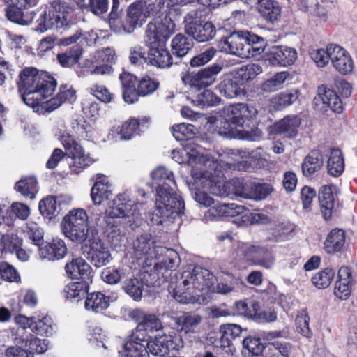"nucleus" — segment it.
<instances>
[{"label": "nucleus", "mask_w": 357, "mask_h": 357, "mask_svg": "<svg viewBox=\"0 0 357 357\" xmlns=\"http://www.w3.org/2000/svg\"><path fill=\"white\" fill-rule=\"evenodd\" d=\"M151 176L158 183L155 210L151 221L154 225H162L184 213V202L170 186L171 183L175 184L172 172L158 167L152 172Z\"/></svg>", "instance_id": "nucleus-1"}, {"label": "nucleus", "mask_w": 357, "mask_h": 357, "mask_svg": "<svg viewBox=\"0 0 357 357\" xmlns=\"http://www.w3.org/2000/svg\"><path fill=\"white\" fill-rule=\"evenodd\" d=\"M215 280L214 275L207 269L195 267L186 270L172 278L170 287L174 298L181 303L197 301V296L205 291H210Z\"/></svg>", "instance_id": "nucleus-2"}, {"label": "nucleus", "mask_w": 357, "mask_h": 357, "mask_svg": "<svg viewBox=\"0 0 357 357\" xmlns=\"http://www.w3.org/2000/svg\"><path fill=\"white\" fill-rule=\"evenodd\" d=\"M176 25L167 16L162 19L155 18L146 28V43L149 47L148 63L158 68L169 67L172 57L166 47L167 41L174 33Z\"/></svg>", "instance_id": "nucleus-3"}, {"label": "nucleus", "mask_w": 357, "mask_h": 357, "mask_svg": "<svg viewBox=\"0 0 357 357\" xmlns=\"http://www.w3.org/2000/svg\"><path fill=\"white\" fill-rule=\"evenodd\" d=\"M17 84L23 101L31 107L43 104L56 87V82L53 77L39 73L35 68L22 70L19 74Z\"/></svg>", "instance_id": "nucleus-4"}, {"label": "nucleus", "mask_w": 357, "mask_h": 357, "mask_svg": "<svg viewBox=\"0 0 357 357\" xmlns=\"http://www.w3.org/2000/svg\"><path fill=\"white\" fill-rule=\"evenodd\" d=\"M71 8V5L68 2L52 0L49 6H46L41 10L36 20V30L43 33L53 28L57 30L66 29L70 24L68 10Z\"/></svg>", "instance_id": "nucleus-5"}, {"label": "nucleus", "mask_w": 357, "mask_h": 357, "mask_svg": "<svg viewBox=\"0 0 357 357\" xmlns=\"http://www.w3.org/2000/svg\"><path fill=\"white\" fill-rule=\"evenodd\" d=\"M222 112L230 119L231 123L238 132L239 139L255 141L261 137L259 130H245V125L250 119L255 118L258 111L252 105L243 103L230 105L222 109Z\"/></svg>", "instance_id": "nucleus-6"}, {"label": "nucleus", "mask_w": 357, "mask_h": 357, "mask_svg": "<svg viewBox=\"0 0 357 357\" xmlns=\"http://www.w3.org/2000/svg\"><path fill=\"white\" fill-rule=\"evenodd\" d=\"M64 236L73 242L84 243L88 236L89 221L86 211L82 208L70 211L61 223Z\"/></svg>", "instance_id": "nucleus-7"}, {"label": "nucleus", "mask_w": 357, "mask_h": 357, "mask_svg": "<svg viewBox=\"0 0 357 357\" xmlns=\"http://www.w3.org/2000/svg\"><path fill=\"white\" fill-rule=\"evenodd\" d=\"M163 4L162 0H155L151 3L144 1H138L132 3L127 10L126 20L128 23V30L133 32L137 27L141 26L149 17L159 15Z\"/></svg>", "instance_id": "nucleus-8"}, {"label": "nucleus", "mask_w": 357, "mask_h": 357, "mask_svg": "<svg viewBox=\"0 0 357 357\" xmlns=\"http://www.w3.org/2000/svg\"><path fill=\"white\" fill-rule=\"evenodd\" d=\"M61 142L66 149V154L73 161L71 168L75 173H79L93 162V160L90 155L85 153L82 146L71 136H63Z\"/></svg>", "instance_id": "nucleus-9"}, {"label": "nucleus", "mask_w": 357, "mask_h": 357, "mask_svg": "<svg viewBox=\"0 0 357 357\" xmlns=\"http://www.w3.org/2000/svg\"><path fill=\"white\" fill-rule=\"evenodd\" d=\"M222 67L215 63L211 66L199 70L183 77L185 84L191 88L201 89L213 85L216 82L217 75L221 72Z\"/></svg>", "instance_id": "nucleus-10"}, {"label": "nucleus", "mask_w": 357, "mask_h": 357, "mask_svg": "<svg viewBox=\"0 0 357 357\" xmlns=\"http://www.w3.org/2000/svg\"><path fill=\"white\" fill-rule=\"evenodd\" d=\"M139 203H134L126 195H119L112 202L106 211V214L112 218H137L140 215Z\"/></svg>", "instance_id": "nucleus-11"}, {"label": "nucleus", "mask_w": 357, "mask_h": 357, "mask_svg": "<svg viewBox=\"0 0 357 357\" xmlns=\"http://www.w3.org/2000/svg\"><path fill=\"white\" fill-rule=\"evenodd\" d=\"M220 51L231 54L241 58L249 57L250 46L246 43L243 33L237 32L231 33L229 37L219 41Z\"/></svg>", "instance_id": "nucleus-12"}, {"label": "nucleus", "mask_w": 357, "mask_h": 357, "mask_svg": "<svg viewBox=\"0 0 357 357\" xmlns=\"http://www.w3.org/2000/svg\"><path fill=\"white\" fill-rule=\"evenodd\" d=\"M89 242L90 250L88 255L93 265L97 268L107 266L112 260L108 248L99 238H93Z\"/></svg>", "instance_id": "nucleus-13"}, {"label": "nucleus", "mask_w": 357, "mask_h": 357, "mask_svg": "<svg viewBox=\"0 0 357 357\" xmlns=\"http://www.w3.org/2000/svg\"><path fill=\"white\" fill-rule=\"evenodd\" d=\"M331 61L337 71L342 75L351 73L354 63L349 54L342 47L331 44Z\"/></svg>", "instance_id": "nucleus-14"}, {"label": "nucleus", "mask_w": 357, "mask_h": 357, "mask_svg": "<svg viewBox=\"0 0 357 357\" xmlns=\"http://www.w3.org/2000/svg\"><path fill=\"white\" fill-rule=\"evenodd\" d=\"M354 282L351 270L347 266H342L335 283V296L341 300H347L351 296Z\"/></svg>", "instance_id": "nucleus-15"}, {"label": "nucleus", "mask_w": 357, "mask_h": 357, "mask_svg": "<svg viewBox=\"0 0 357 357\" xmlns=\"http://www.w3.org/2000/svg\"><path fill=\"white\" fill-rule=\"evenodd\" d=\"M297 57L295 49L286 46L273 47L268 54V59L273 65L290 66Z\"/></svg>", "instance_id": "nucleus-16"}, {"label": "nucleus", "mask_w": 357, "mask_h": 357, "mask_svg": "<svg viewBox=\"0 0 357 357\" xmlns=\"http://www.w3.org/2000/svg\"><path fill=\"white\" fill-rule=\"evenodd\" d=\"M125 356L127 357H142L146 351V340L144 333L136 329L127 340L123 346Z\"/></svg>", "instance_id": "nucleus-17"}, {"label": "nucleus", "mask_w": 357, "mask_h": 357, "mask_svg": "<svg viewBox=\"0 0 357 357\" xmlns=\"http://www.w3.org/2000/svg\"><path fill=\"white\" fill-rule=\"evenodd\" d=\"M39 255L42 259L48 260H59L67 254V246L63 240L54 238L50 243H46L38 249Z\"/></svg>", "instance_id": "nucleus-18"}, {"label": "nucleus", "mask_w": 357, "mask_h": 357, "mask_svg": "<svg viewBox=\"0 0 357 357\" xmlns=\"http://www.w3.org/2000/svg\"><path fill=\"white\" fill-rule=\"evenodd\" d=\"M153 255L155 259L154 265L166 269L174 268L178 258V255L175 250L162 246H155Z\"/></svg>", "instance_id": "nucleus-19"}, {"label": "nucleus", "mask_w": 357, "mask_h": 357, "mask_svg": "<svg viewBox=\"0 0 357 357\" xmlns=\"http://www.w3.org/2000/svg\"><path fill=\"white\" fill-rule=\"evenodd\" d=\"M199 43L209 41L213 39L216 33L215 26L211 22H200L194 26L188 28L185 32Z\"/></svg>", "instance_id": "nucleus-20"}, {"label": "nucleus", "mask_w": 357, "mask_h": 357, "mask_svg": "<svg viewBox=\"0 0 357 357\" xmlns=\"http://www.w3.org/2000/svg\"><path fill=\"white\" fill-rule=\"evenodd\" d=\"M243 84L236 77L227 76L219 84V91L221 94L228 98H234L244 94Z\"/></svg>", "instance_id": "nucleus-21"}, {"label": "nucleus", "mask_w": 357, "mask_h": 357, "mask_svg": "<svg viewBox=\"0 0 357 357\" xmlns=\"http://www.w3.org/2000/svg\"><path fill=\"white\" fill-rule=\"evenodd\" d=\"M154 241L149 234H144L137 236L132 242V249L137 257L149 256L153 259Z\"/></svg>", "instance_id": "nucleus-22"}, {"label": "nucleus", "mask_w": 357, "mask_h": 357, "mask_svg": "<svg viewBox=\"0 0 357 357\" xmlns=\"http://www.w3.org/2000/svg\"><path fill=\"white\" fill-rule=\"evenodd\" d=\"M199 314L188 312L174 318L175 325L178 331L188 334L195 333L197 326L202 321Z\"/></svg>", "instance_id": "nucleus-23"}, {"label": "nucleus", "mask_w": 357, "mask_h": 357, "mask_svg": "<svg viewBox=\"0 0 357 357\" xmlns=\"http://www.w3.org/2000/svg\"><path fill=\"white\" fill-rule=\"evenodd\" d=\"M65 269L67 275L72 279L85 278L91 273L90 265L81 257L66 264Z\"/></svg>", "instance_id": "nucleus-24"}, {"label": "nucleus", "mask_w": 357, "mask_h": 357, "mask_svg": "<svg viewBox=\"0 0 357 357\" xmlns=\"http://www.w3.org/2000/svg\"><path fill=\"white\" fill-rule=\"evenodd\" d=\"M301 124V120L297 116H287L273 126V130L277 134H283L289 138L294 137L297 134V129Z\"/></svg>", "instance_id": "nucleus-25"}, {"label": "nucleus", "mask_w": 357, "mask_h": 357, "mask_svg": "<svg viewBox=\"0 0 357 357\" xmlns=\"http://www.w3.org/2000/svg\"><path fill=\"white\" fill-rule=\"evenodd\" d=\"M317 93L323 104L332 111L337 113L342 111V102L334 91L323 84L318 87Z\"/></svg>", "instance_id": "nucleus-26"}, {"label": "nucleus", "mask_w": 357, "mask_h": 357, "mask_svg": "<svg viewBox=\"0 0 357 357\" xmlns=\"http://www.w3.org/2000/svg\"><path fill=\"white\" fill-rule=\"evenodd\" d=\"M75 99V91L72 88H68L66 85H63L60 87L59 92L55 98L43 101V103L45 104V106L43 107L48 112H52L57 109L63 102H73Z\"/></svg>", "instance_id": "nucleus-27"}, {"label": "nucleus", "mask_w": 357, "mask_h": 357, "mask_svg": "<svg viewBox=\"0 0 357 357\" xmlns=\"http://www.w3.org/2000/svg\"><path fill=\"white\" fill-rule=\"evenodd\" d=\"M6 17L9 20L21 25H27L32 22L34 13L33 11H24L15 3H12L6 10Z\"/></svg>", "instance_id": "nucleus-28"}, {"label": "nucleus", "mask_w": 357, "mask_h": 357, "mask_svg": "<svg viewBox=\"0 0 357 357\" xmlns=\"http://www.w3.org/2000/svg\"><path fill=\"white\" fill-rule=\"evenodd\" d=\"M344 243V231L342 229H334L326 237L324 242V249L328 253H334L340 251Z\"/></svg>", "instance_id": "nucleus-29"}, {"label": "nucleus", "mask_w": 357, "mask_h": 357, "mask_svg": "<svg viewBox=\"0 0 357 357\" xmlns=\"http://www.w3.org/2000/svg\"><path fill=\"white\" fill-rule=\"evenodd\" d=\"M319 201L324 219H330L335 201L331 186L324 185L321 188L319 194Z\"/></svg>", "instance_id": "nucleus-30"}, {"label": "nucleus", "mask_w": 357, "mask_h": 357, "mask_svg": "<svg viewBox=\"0 0 357 357\" xmlns=\"http://www.w3.org/2000/svg\"><path fill=\"white\" fill-rule=\"evenodd\" d=\"M123 291L135 301H140L146 286L142 280L135 277L126 278L122 282Z\"/></svg>", "instance_id": "nucleus-31"}, {"label": "nucleus", "mask_w": 357, "mask_h": 357, "mask_svg": "<svg viewBox=\"0 0 357 357\" xmlns=\"http://www.w3.org/2000/svg\"><path fill=\"white\" fill-rule=\"evenodd\" d=\"M227 277L218 282L214 291L220 294H227L241 289L244 284L239 277H235L232 274L227 273Z\"/></svg>", "instance_id": "nucleus-32"}, {"label": "nucleus", "mask_w": 357, "mask_h": 357, "mask_svg": "<svg viewBox=\"0 0 357 357\" xmlns=\"http://www.w3.org/2000/svg\"><path fill=\"white\" fill-rule=\"evenodd\" d=\"M209 121L213 124L215 130L220 135L238 137V133L236 134L234 131L236 128L230 119L222 112L220 115L211 117Z\"/></svg>", "instance_id": "nucleus-33"}, {"label": "nucleus", "mask_w": 357, "mask_h": 357, "mask_svg": "<svg viewBox=\"0 0 357 357\" xmlns=\"http://www.w3.org/2000/svg\"><path fill=\"white\" fill-rule=\"evenodd\" d=\"M258 10L265 19L271 22L278 20L280 16V7L274 0H258Z\"/></svg>", "instance_id": "nucleus-34"}, {"label": "nucleus", "mask_w": 357, "mask_h": 357, "mask_svg": "<svg viewBox=\"0 0 357 357\" xmlns=\"http://www.w3.org/2000/svg\"><path fill=\"white\" fill-rule=\"evenodd\" d=\"M323 165L321 155L317 151H311L304 159L301 168L305 176H310L319 171Z\"/></svg>", "instance_id": "nucleus-35"}, {"label": "nucleus", "mask_w": 357, "mask_h": 357, "mask_svg": "<svg viewBox=\"0 0 357 357\" xmlns=\"http://www.w3.org/2000/svg\"><path fill=\"white\" fill-rule=\"evenodd\" d=\"M109 306V299L100 292L88 294L85 301V308L95 312H100Z\"/></svg>", "instance_id": "nucleus-36"}, {"label": "nucleus", "mask_w": 357, "mask_h": 357, "mask_svg": "<svg viewBox=\"0 0 357 357\" xmlns=\"http://www.w3.org/2000/svg\"><path fill=\"white\" fill-rule=\"evenodd\" d=\"M130 314L133 318H137L139 321L141 317L142 318L137 328L139 331L142 328L152 331H158L161 328L160 321L154 314L144 315L140 310H134Z\"/></svg>", "instance_id": "nucleus-37"}, {"label": "nucleus", "mask_w": 357, "mask_h": 357, "mask_svg": "<svg viewBox=\"0 0 357 357\" xmlns=\"http://www.w3.org/2000/svg\"><path fill=\"white\" fill-rule=\"evenodd\" d=\"M82 55V49L73 47L64 52L59 53L56 59L59 64L63 68H71L77 64Z\"/></svg>", "instance_id": "nucleus-38"}, {"label": "nucleus", "mask_w": 357, "mask_h": 357, "mask_svg": "<svg viewBox=\"0 0 357 357\" xmlns=\"http://www.w3.org/2000/svg\"><path fill=\"white\" fill-rule=\"evenodd\" d=\"M243 331L241 326L234 324H227L220 326V342L224 347H229L233 340L239 337Z\"/></svg>", "instance_id": "nucleus-39"}, {"label": "nucleus", "mask_w": 357, "mask_h": 357, "mask_svg": "<svg viewBox=\"0 0 357 357\" xmlns=\"http://www.w3.org/2000/svg\"><path fill=\"white\" fill-rule=\"evenodd\" d=\"M328 173L333 176H340L344 171V162L341 151L338 149L331 150L328 160Z\"/></svg>", "instance_id": "nucleus-40"}, {"label": "nucleus", "mask_w": 357, "mask_h": 357, "mask_svg": "<svg viewBox=\"0 0 357 357\" xmlns=\"http://www.w3.org/2000/svg\"><path fill=\"white\" fill-rule=\"evenodd\" d=\"M172 53L178 57L185 56L192 47L193 43L182 34H177L172 40Z\"/></svg>", "instance_id": "nucleus-41"}, {"label": "nucleus", "mask_w": 357, "mask_h": 357, "mask_svg": "<svg viewBox=\"0 0 357 357\" xmlns=\"http://www.w3.org/2000/svg\"><path fill=\"white\" fill-rule=\"evenodd\" d=\"M301 10L312 17H317L324 21L327 18L326 9L321 4L316 1H302Z\"/></svg>", "instance_id": "nucleus-42"}, {"label": "nucleus", "mask_w": 357, "mask_h": 357, "mask_svg": "<svg viewBox=\"0 0 357 357\" xmlns=\"http://www.w3.org/2000/svg\"><path fill=\"white\" fill-rule=\"evenodd\" d=\"M262 73V68L258 63H250L239 68L236 77L243 84L245 82L253 79L257 75Z\"/></svg>", "instance_id": "nucleus-43"}, {"label": "nucleus", "mask_w": 357, "mask_h": 357, "mask_svg": "<svg viewBox=\"0 0 357 357\" xmlns=\"http://www.w3.org/2000/svg\"><path fill=\"white\" fill-rule=\"evenodd\" d=\"M229 184L233 187L232 193L236 196L244 199H251L255 196L252 194V187L251 183L244 182L238 179L232 180Z\"/></svg>", "instance_id": "nucleus-44"}, {"label": "nucleus", "mask_w": 357, "mask_h": 357, "mask_svg": "<svg viewBox=\"0 0 357 357\" xmlns=\"http://www.w3.org/2000/svg\"><path fill=\"white\" fill-rule=\"evenodd\" d=\"M288 75L287 72L276 73L262 84L261 90L265 93H271L278 90L282 87Z\"/></svg>", "instance_id": "nucleus-45"}, {"label": "nucleus", "mask_w": 357, "mask_h": 357, "mask_svg": "<svg viewBox=\"0 0 357 357\" xmlns=\"http://www.w3.org/2000/svg\"><path fill=\"white\" fill-rule=\"evenodd\" d=\"M335 272L332 268H324L314 274L312 278V282L318 289H326L331 284Z\"/></svg>", "instance_id": "nucleus-46"}, {"label": "nucleus", "mask_w": 357, "mask_h": 357, "mask_svg": "<svg viewBox=\"0 0 357 357\" xmlns=\"http://www.w3.org/2000/svg\"><path fill=\"white\" fill-rule=\"evenodd\" d=\"M89 290V284L86 281L70 282L64 288V293L67 298L83 297Z\"/></svg>", "instance_id": "nucleus-47"}, {"label": "nucleus", "mask_w": 357, "mask_h": 357, "mask_svg": "<svg viewBox=\"0 0 357 357\" xmlns=\"http://www.w3.org/2000/svg\"><path fill=\"white\" fill-rule=\"evenodd\" d=\"M37 186V181L34 177L21 179L15 184V189L23 196L28 197L31 199L35 198V192Z\"/></svg>", "instance_id": "nucleus-48"}, {"label": "nucleus", "mask_w": 357, "mask_h": 357, "mask_svg": "<svg viewBox=\"0 0 357 357\" xmlns=\"http://www.w3.org/2000/svg\"><path fill=\"white\" fill-rule=\"evenodd\" d=\"M146 349L154 356H162L169 352L165 335L156 337L153 340L146 342Z\"/></svg>", "instance_id": "nucleus-49"}, {"label": "nucleus", "mask_w": 357, "mask_h": 357, "mask_svg": "<svg viewBox=\"0 0 357 357\" xmlns=\"http://www.w3.org/2000/svg\"><path fill=\"white\" fill-rule=\"evenodd\" d=\"M112 192L106 183L97 181L91 188V197L95 204L100 205L105 200L109 199Z\"/></svg>", "instance_id": "nucleus-50"}, {"label": "nucleus", "mask_w": 357, "mask_h": 357, "mask_svg": "<svg viewBox=\"0 0 357 357\" xmlns=\"http://www.w3.org/2000/svg\"><path fill=\"white\" fill-rule=\"evenodd\" d=\"M139 125V123L137 119H131L123 123L121 126L117 127L115 132L119 135L120 139L128 140L136 132Z\"/></svg>", "instance_id": "nucleus-51"}, {"label": "nucleus", "mask_w": 357, "mask_h": 357, "mask_svg": "<svg viewBox=\"0 0 357 357\" xmlns=\"http://www.w3.org/2000/svg\"><path fill=\"white\" fill-rule=\"evenodd\" d=\"M39 210L41 214L49 219H52L59 213L56 198L50 196L40 202Z\"/></svg>", "instance_id": "nucleus-52"}, {"label": "nucleus", "mask_w": 357, "mask_h": 357, "mask_svg": "<svg viewBox=\"0 0 357 357\" xmlns=\"http://www.w3.org/2000/svg\"><path fill=\"white\" fill-rule=\"evenodd\" d=\"M235 307L237 314L254 319L257 312L259 310V305L257 301H251L248 303L245 301H240L236 303Z\"/></svg>", "instance_id": "nucleus-53"}, {"label": "nucleus", "mask_w": 357, "mask_h": 357, "mask_svg": "<svg viewBox=\"0 0 357 357\" xmlns=\"http://www.w3.org/2000/svg\"><path fill=\"white\" fill-rule=\"evenodd\" d=\"M202 108L214 107L220 103L221 99L211 90H204L197 95L195 100Z\"/></svg>", "instance_id": "nucleus-54"}, {"label": "nucleus", "mask_w": 357, "mask_h": 357, "mask_svg": "<svg viewBox=\"0 0 357 357\" xmlns=\"http://www.w3.org/2000/svg\"><path fill=\"white\" fill-rule=\"evenodd\" d=\"M82 37V40H84L87 45H91V44L95 43L98 38L97 34L93 30H91L90 31L86 32L84 33H82L81 31H77L72 36L63 38L62 40V44L69 45L76 43L77 40Z\"/></svg>", "instance_id": "nucleus-55"}, {"label": "nucleus", "mask_w": 357, "mask_h": 357, "mask_svg": "<svg viewBox=\"0 0 357 357\" xmlns=\"http://www.w3.org/2000/svg\"><path fill=\"white\" fill-rule=\"evenodd\" d=\"M309 321V315L305 310L300 311L295 319L297 331L306 337H310L312 335Z\"/></svg>", "instance_id": "nucleus-56"}, {"label": "nucleus", "mask_w": 357, "mask_h": 357, "mask_svg": "<svg viewBox=\"0 0 357 357\" xmlns=\"http://www.w3.org/2000/svg\"><path fill=\"white\" fill-rule=\"evenodd\" d=\"M217 50L215 47H209L204 52L193 56L190 61V64L192 68L202 66L208 63L215 55Z\"/></svg>", "instance_id": "nucleus-57"}, {"label": "nucleus", "mask_w": 357, "mask_h": 357, "mask_svg": "<svg viewBox=\"0 0 357 357\" xmlns=\"http://www.w3.org/2000/svg\"><path fill=\"white\" fill-rule=\"evenodd\" d=\"M298 98V92L280 93L273 98V103L278 109H282L291 105Z\"/></svg>", "instance_id": "nucleus-58"}, {"label": "nucleus", "mask_w": 357, "mask_h": 357, "mask_svg": "<svg viewBox=\"0 0 357 357\" xmlns=\"http://www.w3.org/2000/svg\"><path fill=\"white\" fill-rule=\"evenodd\" d=\"M0 274L1 278L8 282H19L20 281L18 271L7 262L0 264Z\"/></svg>", "instance_id": "nucleus-59"}, {"label": "nucleus", "mask_w": 357, "mask_h": 357, "mask_svg": "<svg viewBox=\"0 0 357 357\" xmlns=\"http://www.w3.org/2000/svg\"><path fill=\"white\" fill-rule=\"evenodd\" d=\"M0 244L2 245V250L13 252L22 246V241L15 234H6L2 236Z\"/></svg>", "instance_id": "nucleus-60"}, {"label": "nucleus", "mask_w": 357, "mask_h": 357, "mask_svg": "<svg viewBox=\"0 0 357 357\" xmlns=\"http://www.w3.org/2000/svg\"><path fill=\"white\" fill-rule=\"evenodd\" d=\"M127 275L123 269H105L102 271L101 278L104 282L109 284H117Z\"/></svg>", "instance_id": "nucleus-61"}, {"label": "nucleus", "mask_w": 357, "mask_h": 357, "mask_svg": "<svg viewBox=\"0 0 357 357\" xmlns=\"http://www.w3.org/2000/svg\"><path fill=\"white\" fill-rule=\"evenodd\" d=\"M193 126L180 123L172 127V134L178 141L191 138L193 135Z\"/></svg>", "instance_id": "nucleus-62"}, {"label": "nucleus", "mask_w": 357, "mask_h": 357, "mask_svg": "<svg viewBox=\"0 0 357 357\" xmlns=\"http://www.w3.org/2000/svg\"><path fill=\"white\" fill-rule=\"evenodd\" d=\"M32 331L40 335L49 336L52 333V320L45 317L42 319L34 321Z\"/></svg>", "instance_id": "nucleus-63"}, {"label": "nucleus", "mask_w": 357, "mask_h": 357, "mask_svg": "<svg viewBox=\"0 0 357 357\" xmlns=\"http://www.w3.org/2000/svg\"><path fill=\"white\" fill-rule=\"evenodd\" d=\"M25 346L29 347L31 351H35L37 354H43L47 350V343L45 340H40L38 337L31 335L30 339H23Z\"/></svg>", "instance_id": "nucleus-64"}]
</instances>
